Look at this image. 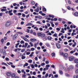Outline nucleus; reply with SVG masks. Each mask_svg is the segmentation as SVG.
Listing matches in <instances>:
<instances>
[{
  "mask_svg": "<svg viewBox=\"0 0 78 78\" xmlns=\"http://www.w3.org/2000/svg\"><path fill=\"white\" fill-rule=\"evenodd\" d=\"M11 24V21H9L6 22L5 24V26L6 27H9Z\"/></svg>",
  "mask_w": 78,
  "mask_h": 78,
  "instance_id": "f257e3e1",
  "label": "nucleus"
},
{
  "mask_svg": "<svg viewBox=\"0 0 78 78\" xmlns=\"http://www.w3.org/2000/svg\"><path fill=\"white\" fill-rule=\"evenodd\" d=\"M18 36V34H15L13 37V41H14L16 40V39L17 38V37Z\"/></svg>",
  "mask_w": 78,
  "mask_h": 78,
  "instance_id": "f03ea898",
  "label": "nucleus"
},
{
  "mask_svg": "<svg viewBox=\"0 0 78 78\" xmlns=\"http://www.w3.org/2000/svg\"><path fill=\"white\" fill-rule=\"evenodd\" d=\"M73 59H74V57H70L69 58V61H72Z\"/></svg>",
  "mask_w": 78,
  "mask_h": 78,
  "instance_id": "7ed1b4c3",
  "label": "nucleus"
},
{
  "mask_svg": "<svg viewBox=\"0 0 78 78\" xmlns=\"http://www.w3.org/2000/svg\"><path fill=\"white\" fill-rule=\"evenodd\" d=\"M56 45L58 48H61V45L59 43H56Z\"/></svg>",
  "mask_w": 78,
  "mask_h": 78,
  "instance_id": "20e7f679",
  "label": "nucleus"
},
{
  "mask_svg": "<svg viewBox=\"0 0 78 78\" xmlns=\"http://www.w3.org/2000/svg\"><path fill=\"white\" fill-rule=\"evenodd\" d=\"M2 53L4 56H6V55H7V54H6V51L5 50H4V51H3Z\"/></svg>",
  "mask_w": 78,
  "mask_h": 78,
  "instance_id": "39448f33",
  "label": "nucleus"
},
{
  "mask_svg": "<svg viewBox=\"0 0 78 78\" xmlns=\"http://www.w3.org/2000/svg\"><path fill=\"white\" fill-rule=\"evenodd\" d=\"M22 38L24 39L25 41H26V42H27L28 41V39H27V38H26L25 37H22Z\"/></svg>",
  "mask_w": 78,
  "mask_h": 78,
  "instance_id": "423d86ee",
  "label": "nucleus"
},
{
  "mask_svg": "<svg viewBox=\"0 0 78 78\" xmlns=\"http://www.w3.org/2000/svg\"><path fill=\"white\" fill-rule=\"evenodd\" d=\"M30 41L31 42H34L35 41H36V39H34V38H33V39L31 38L30 39Z\"/></svg>",
  "mask_w": 78,
  "mask_h": 78,
  "instance_id": "0eeeda50",
  "label": "nucleus"
},
{
  "mask_svg": "<svg viewBox=\"0 0 78 78\" xmlns=\"http://www.w3.org/2000/svg\"><path fill=\"white\" fill-rule=\"evenodd\" d=\"M33 25V24L32 23H28L26 25L25 27H27V26H31Z\"/></svg>",
  "mask_w": 78,
  "mask_h": 78,
  "instance_id": "6e6552de",
  "label": "nucleus"
},
{
  "mask_svg": "<svg viewBox=\"0 0 78 78\" xmlns=\"http://www.w3.org/2000/svg\"><path fill=\"white\" fill-rule=\"evenodd\" d=\"M48 39L49 41H51V39H52V37L50 36H48Z\"/></svg>",
  "mask_w": 78,
  "mask_h": 78,
  "instance_id": "1a4fd4ad",
  "label": "nucleus"
},
{
  "mask_svg": "<svg viewBox=\"0 0 78 78\" xmlns=\"http://www.w3.org/2000/svg\"><path fill=\"white\" fill-rule=\"evenodd\" d=\"M74 16L75 17H77L78 16V12H75L74 14Z\"/></svg>",
  "mask_w": 78,
  "mask_h": 78,
  "instance_id": "9d476101",
  "label": "nucleus"
},
{
  "mask_svg": "<svg viewBox=\"0 0 78 78\" xmlns=\"http://www.w3.org/2000/svg\"><path fill=\"white\" fill-rule=\"evenodd\" d=\"M11 76L12 78H14V77L15 78V77H16V74L14 73L12 74L11 75Z\"/></svg>",
  "mask_w": 78,
  "mask_h": 78,
  "instance_id": "9b49d317",
  "label": "nucleus"
},
{
  "mask_svg": "<svg viewBox=\"0 0 78 78\" xmlns=\"http://www.w3.org/2000/svg\"><path fill=\"white\" fill-rule=\"evenodd\" d=\"M39 11V7H38L37 9H35V12H38Z\"/></svg>",
  "mask_w": 78,
  "mask_h": 78,
  "instance_id": "f8f14e48",
  "label": "nucleus"
},
{
  "mask_svg": "<svg viewBox=\"0 0 78 78\" xmlns=\"http://www.w3.org/2000/svg\"><path fill=\"white\" fill-rule=\"evenodd\" d=\"M11 75V73L10 72H8L7 73V75L8 76H9Z\"/></svg>",
  "mask_w": 78,
  "mask_h": 78,
  "instance_id": "ddd939ff",
  "label": "nucleus"
},
{
  "mask_svg": "<svg viewBox=\"0 0 78 78\" xmlns=\"http://www.w3.org/2000/svg\"><path fill=\"white\" fill-rule=\"evenodd\" d=\"M64 56L65 58H67L68 57V54L65 53L64 55Z\"/></svg>",
  "mask_w": 78,
  "mask_h": 78,
  "instance_id": "4468645a",
  "label": "nucleus"
},
{
  "mask_svg": "<svg viewBox=\"0 0 78 78\" xmlns=\"http://www.w3.org/2000/svg\"><path fill=\"white\" fill-rule=\"evenodd\" d=\"M45 36V34L44 33L41 34V37H44Z\"/></svg>",
  "mask_w": 78,
  "mask_h": 78,
  "instance_id": "2eb2a0df",
  "label": "nucleus"
},
{
  "mask_svg": "<svg viewBox=\"0 0 78 78\" xmlns=\"http://www.w3.org/2000/svg\"><path fill=\"white\" fill-rule=\"evenodd\" d=\"M28 66V63H26L25 64H24L23 67H25V66Z\"/></svg>",
  "mask_w": 78,
  "mask_h": 78,
  "instance_id": "dca6fc26",
  "label": "nucleus"
},
{
  "mask_svg": "<svg viewBox=\"0 0 78 78\" xmlns=\"http://www.w3.org/2000/svg\"><path fill=\"white\" fill-rule=\"evenodd\" d=\"M7 10V9H2L1 10V11L2 12H4V11H6Z\"/></svg>",
  "mask_w": 78,
  "mask_h": 78,
  "instance_id": "f3484780",
  "label": "nucleus"
},
{
  "mask_svg": "<svg viewBox=\"0 0 78 78\" xmlns=\"http://www.w3.org/2000/svg\"><path fill=\"white\" fill-rule=\"evenodd\" d=\"M51 55H52V57H54V56L55 57V53L53 52L51 53Z\"/></svg>",
  "mask_w": 78,
  "mask_h": 78,
  "instance_id": "a211bd4d",
  "label": "nucleus"
},
{
  "mask_svg": "<svg viewBox=\"0 0 78 78\" xmlns=\"http://www.w3.org/2000/svg\"><path fill=\"white\" fill-rule=\"evenodd\" d=\"M33 54H34V52H32L31 54L29 55L30 57H32L33 56Z\"/></svg>",
  "mask_w": 78,
  "mask_h": 78,
  "instance_id": "6ab92c4d",
  "label": "nucleus"
},
{
  "mask_svg": "<svg viewBox=\"0 0 78 78\" xmlns=\"http://www.w3.org/2000/svg\"><path fill=\"white\" fill-rule=\"evenodd\" d=\"M46 45L48 47H50V45L49 43H47L46 44Z\"/></svg>",
  "mask_w": 78,
  "mask_h": 78,
  "instance_id": "aec40b11",
  "label": "nucleus"
},
{
  "mask_svg": "<svg viewBox=\"0 0 78 78\" xmlns=\"http://www.w3.org/2000/svg\"><path fill=\"white\" fill-rule=\"evenodd\" d=\"M21 72L22 73H23L24 74H26V72H25L24 69H22L21 70Z\"/></svg>",
  "mask_w": 78,
  "mask_h": 78,
  "instance_id": "412c9836",
  "label": "nucleus"
},
{
  "mask_svg": "<svg viewBox=\"0 0 78 78\" xmlns=\"http://www.w3.org/2000/svg\"><path fill=\"white\" fill-rule=\"evenodd\" d=\"M69 67L71 69H74V66L72 65L70 66Z\"/></svg>",
  "mask_w": 78,
  "mask_h": 78,
  "instance_id": "4be33fe9",
  "label": "nucleus"
},
{
  "mask_svg": "<svg viewBox=\"0 0 78 78\" xmlns=\"http://www.w3.org/2000/svg\"><path fill=\"white\" fill-rule=\"evenodd\" d=\"M42 9H43V11H44V12H45L47 11V9H46V8H45L44 7Z\"/></svg>",
  "mask_w": 78,
  "mask_h": 78,
  "instance_id": "5701e85b",
  "label": "nucleus"
},
{
  "mask_svg": "<svg viewBox=\"0 0 78 78\" xmlns=\"http://www.w3.org/2000/svg\"><path fill=\"white\" fill-rule=\"evenodd\" d=\"M32 62H33V61L31 59L29 60L28 61V62H29V63H32Z\"/></svg>",
  "mask_w": 78,
  "mask_h": 78,
  "instance_id": "b1692460",
  "label": "nucleus"
},
{
  "mask_svg": "<svg viewBox=\"0 0 78 78\" xmlns=\"http://www.w3.org/2000/svg\"><path fill=\"white\" fill-rule=\"evenodd\" d=\"M59 72L60 75H62V73H63V72H62V71H61V70H60L59 71Z\"/></svg>",
  "mask_w": 78,
  "mask_h": 78,
  "instance_id": "393cba45",
  "label": "nucleus"
},
{
  "mask_svg": "<svg viewBox=\"0 0 78 78\" xmlns=\"http://www.w3.org/2000/svg\"><path fill=\"white\" fill-rule=\"evenodd\" d=\"M41 34H42V33L40 32H38L37 34V35L38 36H41Z\"/></svg>",
  "mask_w": 78,
  "mask_h": 78,
  "instance_id": "a878e982",
  "label": "nucleus"
},
{
  "mask_svg": "<svg viewBox=\"0 0 78 78\" xmlns=\"http://www.w3.org/2000/svg\"><path fill=\"white\" fill-rule=\"evenodd\" d=\"M22 78H26V74H22Z\"/></svg>",
  "mask_w": 78,
  "mask_h": 78,
  "instance_id": "bb28decb",
  "label": "nucleus"
},
{
  "mask_svg": "<svg viewBox=\"0 0 78 78\" xmlns=\"http://www.w3.org/2000/svg\"><path fill=\"white\" fill-rule=\"evenodd\" d=\"M76 42H75L74 44L72 46L73 47H75L76 46Z\"/></svg>",
  "mask_w": 78,
  "mask_h": 78,
  "instance_id": "cd10ccee",
  "label": "nucleus"
},
{
  "mask_svg": "<svg viewBox=\"0 0 78 78\" xmlns=\"http://www.w3.org/2000/svg\"><path fill=\"white\" fill-rule=\"evenodd\" d=\"M15 14L16 15H17V16H21V15H22V13H18V14Z\"/></svg>",
  "mask_w": 78,
  "mask_h": 78,
  "instance_id": "c85d7f7f",
  "label": "nucleus"
},
{
  "mask_svg": "<svg viewBox=\"0 0 78 78\" xmlns=\"http://www.w3.org/2000/svg\"><path fill=\"white\" fill-rule=\"evenodd\" d=\"M4 64V65H5L6 66H8V65L7 64H6V63H5V62H3L2 63V65H3Z\"/></svg>",
  "mask_w": 78,
  "mask_h": 78,
  "instance_id": "c756f323",
  "label": "nucleus"
},
{
  "mask_svg": "<svg viewBox=\"0 0 78 78\" xmlns=\"http://www.w3.org/2000/svg\"><path fill=\"white\" fill-rule=\"evenodd\" d=\"M25 51V49L23 48L21 50V52L22 53H23Z\"/></svg>",
  "mask_w": 78,
  "mask_h": 78,
  "instance_id": "7c9ffc66",
  "label": "nucleus"
},
{
  "mask_svg": "<svg viewBox=\"0 0 78 78\" xmlns=\"http://www.w3.org/2000/svg\"><path fill=\"white\" fill-rule=\"evenodd\" d=\"M3 51H4L3 50H2L1 49H0V53L1 54H2L3 53Z\"/></svg>",
  "mask_w": 78,
  "mask_h": 78,
  "instance_id": "2f4dec72",
  "label": "nucleus"
},
{
  "mask_svg": "<svg viewBox=\"0 0 78 78\" xmlns=\"http://www.w3.org/2000/svg\"><path fill=\"white\" fill-rule=\"evenodd\" d=\"M75 63H78V59H76L75 60Z\"/></svg>",
  "mask_w": 78,
  "mask_h": 78,
  "instance_id": "473e14b6",
  "label": "nucleus"
},
{
  "mask_svg": "<svg viewBox=\"0 0 78 78\" xmlns=\"http://www.w3.org/2000/svg\"><path fill=\"white\" fill-rule=\"evenodd\" d=\"M37 44L35 43L34 44V46L35 48H37Z\"/></svg>",
  "mask_w": 78,
  "mask_h": 78,
  "instance_id": "72a5a7b5",
  "label": "nucleus"
},
{
  "mask_svg": "<svg viewBox=\"0 0 78 78\" xmlns=\"http://www.w3.org/2000/svg\"><path fill=\"white\" fill-rule=\"evenodd\" d=\"M5 60L7 61H9V59L8 57H6L5 58Z\"/></svg>",
  "mask_w": 78,
  "mask_h": 78,
  "instance_id": "f704fd0d",
  "label": "nucleus"
},
{
  "mask_svg": "<svg viewBox=\"0 0 78 78\" xmlns=\"http://www.w3.org/2000/svg\"><path fill=\"white\" fill-rule=\"evenodd\" d=\"M12 12V10H9L8 12V14H10V13H11V12Z\"/></svg>",
  "mask_w": 78,
  "mask_h": 78,
  "instance_id": "c9c22d12",
  "label": "nucleus"
},
{
  "mask_svg": "<svg viewBox=\"0 0 78 78\" xmlns=\"http://www.w3.org/2000/svg\"><path fill=\"white\" fill-rule=\"evenodd\" d=\"M24 41H21L20 42V43L21 44H24Z\"/></svg>",
  "mask_w": 78,
  "mask_h": 78,
  "instance_id": "e433bc0d",
  "label": "nucleus"
},
{
  "mask_svg": "<svg viewBox=\"0 0 78 78\" xmlns=\"http://www.w3.org/2000/svg\"><path fill=\"white\" fill-rule=\"evenodd\" d=\"M22 59H25V58H26V57H25V56H22Z\"/></svg>",
  "mask_w": 78,
  "mask_h": 78,
  "instance_id": "4c0bfd02",
  "label": "nucleus"
},
{
  "mask_svg": "<svg viewBox=\"0 0 78 78\" xmlns=\"http://www.w3.org/2000/svg\"><path fill=\"white\" fill-rule=\"evenodd\" d=\"M31 3L32 5H34V4H35V3H34V2L33 1H31Z\"/></svg>",
  "mask_w": 78,
  "mask_h": 78,
  "instance_id": "58836bf2",
  "label": "nucleus"
},
{
  "mask_svg": "<svg viewBox=\"0 0 78 78\" xmlns=\"http://www.w3.org/2000/svg\"><path fill=\"white\" fill-rule=\"evenodd\" d=\"M48 76V73H47L45 76V78H47Z\"/></svg>",
  "mask_w": 78,
  "mask_h": 78,
  "instance_id": "ea45409f",
  "label": "nucleus"
},
{
  "mask_svg": "<svg viewBox=\"0 0 78 78\" xmlns=\"http://www.w3.org/2000/svg\"><path fill=\"white\" fill-rule=\"evenodd\" d=\"M54 77L55 78H58V74H55L54 75Z\"/></svg>",
  "mask_w": 78,
  "mask_h": 78,
  "instance_id": "a19ab883",
  "label": "nucleus"
},
{
  "mask_svg": "<svg viewBox=\"0 0 78 78\" xmlns=\"http://www.w3.org/2000/svg\"><path fill=\"white\" fill-rule=\"evenodd\" d=\"M42 18V17L41 16H38V19H41Z\"/></svg>",
  "mask_w": 78,
  "mask_h": 78,
  "instance_id": "79ce46f5",
  "label": "nucleus"
},
{
  "mask_svg": "<svg viewBox=\"0 0 78 78\" xmlns=\"http://www.w3.org/2000/svg\"><path fill=\"white\" fill-rule=\"evenodd\" d=\"M35 49L34 48H31V51H34Z\"/></svg>",
  "mask_w": 78,
  "mask_h": 78,
  "instance_id": "37998d69",
  "label": "nucleus"
},
{
  "mask_svg": "<svg viewBox=\"0 0 78 78\" xmlns=\"http://www.w3.org/2000/svg\"><path fill=\"white\" fill-rule=\"evenodd\" d=\"M45 63H43L41 64V66H44L45 65Z\"/></svg>",
  "mask_w": 78,
  "mask_h": 78,
  "instance_id": "c03bdc74",
  "label": "nucleus"
},
{
  "mask_svg": "<svg viewBox=\"0 0 78 78\" xmlns=\"http://www.w3.org/2000/svg\"><path fill=\"white\" fill-rule=\"evenodd\" d=\"M31 67L32 69H34V65L32 64L31 65Z\"/></svg>",
  "mask_w": 78,
  "mask_h": 78,
  "instance_id": "a18cd8bd",
  "label": "nucleus"
},
{
  "mask_svg": "<svg viewBox=\"0 0 78 78\" xmlns=\"http://www.w3.org/2000/svg\"><path fill=\"white\" fill-rule=\"evenodd\" d=\"M45 63H46V64H49V62H48V61L47 60L45 62Z\"/></svg>",
  "mask_w": 78,
  "mask_h": 78,
  "instance_id": "49530a36",
  "label": "nucleus"
},
{
  "mask_svg": "<svg viewBox=\"0 0 78 78\" xmlns=\"http://www.w3.org/2000/svg\"><path fill=\"white\" fill-rule=\"evenodd\" d=\"M37 23H38L39 24H41V21H38L36 22Z\"/></svg>",
  "mask_w": 78,
  "mask_h": 78,
  "instance_id": "de8ad7c7",
  "label": "nucleus"
},
{
  "mask_svg": "<svg viewBox=\"0 0 78 78\" xmlns=\"http://www.w3.org/2000/svg\"><path fill=\"white\" fill-rule=\"evenodd\" d=\"M17 72L19 74H20V73H21V71H20V70H18L17 71Z\"/></svg>",
  "mask_w": 78,
  "mask_h": 78,
  "instance_id": "09e8293b",
  "label": "nucleus"
},
{
  "mask_svg": "<svg viewBox=\"0 0 78 78\" xmlns=\"http://www.w3.org/2000/svg\"><path fill=\"white\" fill-rule=\"evenodd\" d=\"M28 46V43H25V47H27Z\"/></svg>",
  "mask_w": 78,
  "mask_h": 78,
  "instance_id": "8fccbe9b",
  "label": "nucleus"
},
{
  "mask_svg": "<svg viewBox=\"0 0 78 78\" xmlns=\"http://www.w3.org/2000/svg\"><path fill=\"white\" fill-rule=\"evenodd\" d=\"M54 21H57V20H58V19L57 18H55L54 19Z\"/></svg>",
  "mask_w": 78,
  "mask_h": 78,
  "instance_id": "3c124183",
  "label": "nucleus"
},
{
  "mask_svg": "<svg viewBox=\"0 0 78 78\" xmlns=\"http://www.w3.org/2000/svg\"><path fill=\"white\" fill-rule=\"evenodd\" d=\"M16 29H18V30H21L22 28L20 27H17Z\"/></svg>",
  "mask_w": 78,
  "mask_h": 78,
  "instance_id": "603ef678",
  "label": "nucleus"
},
{
  "mask_svg": "<svg viewBox=\"0 0 78 78\" xmlns=\"http://www.w3.org/2000/svg\"><path fill=\"white\" fill-rule=\"evenodd\" d=\"M56 30L57 31H60V28L58 27L56 29Z\"/></svg>",
  "mask_w": 78,
  "mask_h": 78,
  "instance_id": "864d4df0",
  "label": "nucleus"
},
{
  "mask_svg": "<svg viewBox=\"0 0 78 78\" xmlns=\"http://www.w3.org/2000/svg\"><path fill=\"white\" fill-rule=\"evenodd\" d=\"M53 36H54V37H56V36H57V34L56 33L55 34L53 35Z\"/></svg>",
  "mask_w": 78,
  "mask_h": 78,
  "instance_id": "5fc2aeb1",
  "label": "nucleus"
},
{
  "mask_svg": "<svg viewBox=\"0 0 78 78\" xmlns=\"http://www.w3.org/2000/svg\"><path fill=\"white\" fill-rule=\"evenodd\" d=\"M67 9L69 10H70V9H71V8H70V6H68L67 7Z\"/></svg>",
  "mask_w": 78,
  "mask_h": 78,
  "instance_id": "6e6d98bb",
  "label": "nucleus"
},
{
  "mask_svg": "<svg viewBox=\"0 0 78 78\" xmlns=\"http://www.w3.org/2000/svg\"><path fill=\"white\" fill-rule=\"evenodd\" d=\"M62 34H63L62 33H59L58 36H62Z\"/></svg>",
  "mask_w": 78,
  "mask_h": 78,
  "instance_id": "4d7b16f0",
  "label": "nucleus"
},
{
  "mask_svg": "<svg viewBox=\"0 0 78 78\" xmlns=\"http://www.w3.org/2000/svg\"><path fill=\"white\" fill-rule=\"evenodd\" d=\"M17 33H18V34H23V33L22 32H18Z\"/></svg>",
  "mask_w": 78,
  "mask_h": 78,
  "instance_id": "13d9d810",
  "label": "nucleus"
},
{
  "mask_svg": "<svg viewBox=\"0 0 78 78\" xmlns=\"http://www.w3.org/2000/svg\"><path fill=\"white\" fill-rule=\"evenodd\" d=\"M37 50H39L41 49V47H38L37 48Z\"/></svg>",
  "mask_w": 78,
  "mask_h": 78,
  "instance_id": "bf43d9fd",
  "label": "nucleus"
},
{
  "mask_svg": "<svg viewBox=\"0 0 78 78\" xmlns=\"http://www.w3.org/2000/svg\"><path fill=\"white\" fill-rule=\"evenodd\" d=\"M17 10H13V12L14 13H16V12H17Z\"/></svg>",
  "mask_w": 78,
  "mask_h": 78,
  "instance_id": "052dcab7",
  "label": "nucleus"
},
{
  "mask_svg": "<svg viewBox=\"0 0 78 78\" xmlns=\"http://www.w3.org/2000/svg\"><path fill=\"white\" fill-rule=\"evenodd\" d=\"M13 5L14 6H16L17 5V4L16 3H14L13 4Z\"/></svg>",
  "mask_w": 78,
  "mask_h": 78,
  "instance_id": "680f3d73",
  "label": "nucleus"
},
{
  "mask_svg": "<svg viewBox=\"0 0 78 78\" xmlns=\"http://www.w3.org/2000/svg\"><path fill=\"white\" fill-rule=\"evenodd\" d=\"M10 45V43L9 42H8L7 43V46H9V45Z\"/></svg>",
  "mask_w": 78,
  "mask_h": 78,
  "instance_id": "e2e57ef3",
  "label": "nucleus"
},
{
  "mask_svg": "<svg viewBox=\"0 0 78 78\" xmlns=\"http://www.w3.org/2000/svg\"><path fill=\"white\" fill-rule=\"evenodd\" d=\"M52 75V74H50L48 76L49 78H50V77H51V76Z\"/></svg>",
  "mask_w": 78,
  "mask_h": 78,
  "instance_id": "0e129e2a",
  "label": "nucleus"
},
{
  "mask_svg": "<svg viewBox=\"0 0 78 78\" xmlns=\"http://www.w3.org/2000/svg\"><path fill=\"white\" fill-rule=\"evenodd\" d=\"M26 71L27 73H28V72H30V70L28 69H26Z\"/></svg>",
  "mask_w": 78,
  "mask_h": 78,
  "instance_id": "69168bd1",
  "label": "nucleus"
},
{
  "mask_svg": "<svg viewBox=\"0 0 78 78\" xmlns=\"http://www.w3.org/2000/svg\"><path fill=\"white\" fill-rule=\"evenodd\" d=\"M51 67L53 68V69H54L55 67V65H51Z\"/></svg>",
  "mask_w": 78,
  "mask_h": 78,
  "instance_id": "338daca9",
  "label": "nucleus"
},
{
  "mask_svg": "<svg viewBox=\"0 0 78 78\" xmlns=\"http://www.w3.org/2000/svg\"><path fill=\"white\" fill-rule=\"evenodd\" d=\"M46 67L48 68L50 67V65H46Z\"/></svg>",
  "mask_w": 78,
  "mask_h": 78,
  "instance_id": "774afa93",
  "label": "nucleus"
}]
</instances>
